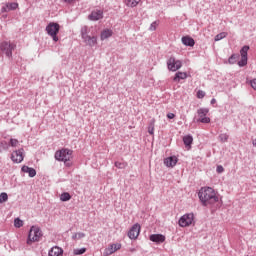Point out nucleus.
I'll use <instances>...</instances> for the list:
<instances>
[{"mask_svg": "<svg viewBox=\"0 0 256 256\" xmlns=\"http://www.w3.org/2000/svg\"><path fill=\"white\" fill-rule=\"evenodd\" d=\"M198 197L204 207L219 203V195L211 187H202L198 192Z\"/></svg>", "mask_w": 256, "mask_h": 256, "instance_id": "obj_1", "label": "nucleus"}, {"mask_svg": "<svg viewBox=\"0 0 256 256\" xmlns=\"http://www.w3.org/2000/svg\"><path fill=\"white\" fill-rule=\"evenodd\" d=\"M56 161L64 163L65 167H73V150L63 148L55 152Z\"/></svg>", "mask_w": 256, "mask_h": 256, "instance_id": "obj_2", "label": "nucleus"}, {"mask_svg": "<svg viewBox=\"0 0 256 256\" xmlns=\"http://www.w3.org/2000/svg\"><path fill=\"white\" fill-rule=\"evenodd\" d=\"M41 237H43L41 229L37 226H32L28 234L27 245H32L33 243H37V241H41Z\"/></svg>", "mask_w": 256, "mask_h": 256, "instance_id": "obj_3", "label": "nucleus"}, {"mask_svg": "<svg viewBox=\"0 0 256 256\" xmlns=\"http://www.w3.org/2000/svg\"><path fill=\"white\" fill-rule=\"evenodd\" d=\"M61 29V26L59 25V23H55V22H50L47 26H46V33L52 37L53 41H55V43H57V41H59V37L57 36L59 34V31Z\"/></svg>", "mask_w": 256, "mask_h": 256, "instance_id": "obj_4", "label": "nucleus"}, {"mask_svg": "<svg viewBox=\"0 0 256 256\" xmlns=\"http://www.w3.org/2000/svg\"><path fill=\"white\" fill-rule=\"evenodd\" d=\"M17 46L11 42L3 41L0 43V51L5 53L6 57H13V51Z\"/></svg>", "mask_w": 256, "mask_h": 256, "instance_id": "obj_5", "label": "nucleus"}, {"mask_svg": "<svg viewBox=\"0 0 256 256\" xmlns=\"http://www.w3.org/2000/svg\"><path fill=\"white\" fill-rule=\"evenodd\" d=\"M195 222L193 213L184 214L178 221L179 227H190Z\"/></svg>", "mask_w": 256, "mask_h": 256, "instance_id": "obj_6", "label": "nucleus"}, {"mask_svg": "<svg viewBox=\"0 0 256 256\" xmlns=\"http://www.w3.org/2000/svg\"><path fill=\"white\" fill-rule=\"evenodd\" d=\"M169 71H179L183 67L181 60H176L175 57H170L167 61Z\"/></svg>", "mask_w": 256, "mask_h": 256, "instance_id": "obj_7", "label": "nucleus"}, {"mask_svg": "<svg viewBox=\"0 0 256 256\" xmlns=\"http://www.w3.org/2000/svg\"><path fill=\"white\" fill-rule=\"evenodd\" d=\"M82 39L86 45H89V47H95L97 45V37L96 36H89L87 34V30L82 31Z\"/></svg>", "mask_w": 256, "mask_h": 256, "instance_id": "obj_8", "label": "nucleus"}, {"mask_svg": "<svg viewBox=\"0 0 256 256\" xmlns=\"http://www.w3.org/2000/svg\"><path fill=\"white\" fill-rule=\"evenodd\" d=\"M141 233V225L139 223L134 224L128 231L129 239H137Z\"/></svg>", "mask_w": 256, "mask_h": 256, "instance_id": "obj_9", "label": "nucleus"}, {"mask_svg": "<svg viewBox=\"0 0 256 256\" xmlns=\"http://www.w3.org/2000/svg\"><path fill=\"white\" fill-rule=\"evenodd\" d=\"M207 113H209V109L201 108L198 110V121L200 123H211V118L207 117Z\"/></svg>", "mask_w": 256, "mask_h": 256, "instance_id": "obj_10", "label": "nucleus"}, {"mask_svg": "<svg viewBox=\"0 0 256 256\" xmlns=\"http://www.w3.org/2000/svg\"><path fill=\"white\" fill-rule=\"evenodd\" d=\"M249 52V46H244L240 50L241 60L238 62L239 67H245L247 65V53Z\"/></svg>", "mask_w": 256, "mask_h": 256, "instance_id": "obj_11", "label": "nucleus"}, {"mask_svg": "<svg viewBox=\"0 0 256 256\" xmlns=\"http://www.w3.org/2000/svg\"><path fill=\"white\" fill-rule=\"evenodd\" d=\"M121 247H122L121 243L110 244V245L104 250L103 255H104V256L113 255V253H115L116 251H119V249H121Z\"/></svg>", "mask_w": 256, "mask_h": 256, "instance_id": "obj_12", "label": "nucleus"}, {"mask_svg": "<svg viewBox=\"0 0 256 256\" xmlns=\"http://www.w3.org/2000/svg\"><path fill=\"white\" fill-rule=\"evenodd\" d=\"M23 151H24L23 149H19L12 152L11 160L13 161V163H21L23 161L24 159Z\"/></svg>", "mask_w": 256, "mask_h": 256, "instance_id": "obj_13", "label": "nucleus"}, {"mask_svg": "<svg viewBox=\"0 0 256 256\" xmlns=\"http://www.w3.org/2000/svg\"><path fill=\"white\" fill-rule=\"evenodd\" d=\"M19 3L12 2V3H6L5 6L1 8V13H9V11H15L18 9Z\"/></svg>", "mask_w": 256, "mask_h": 256, "instance_id": "obj_14", "label": "nucleus"}, {"mask_svg": "<svg viewBox=\"0 0 256 256\" xmlns=\"http://www.w3.org/2000/svg\"><path fill=\"white\" fill-rule=\"evenodd\" d=\"M102 18H103V11L102 10H94L88 16V19H90V21H99Z\"/></svg>", "mask_w": 256, "mask_h": 256, "instance_id": "obj_15", "label": "nucleus"}, {"mask_svg": "<svg viewBox=\"0 0 256 256\" xmlns=\"http://www.w3.org/2000/svg\"><path fill=\"white\" fill-rule=\"evenodd\" d=\"M149 239L153 243H165V236L163 234H152Z\"/></svg>", "mask_w": 256, "mask_h": 256, "instance_id": "obj_16", "label": "nucleus"}, {"mask_svg": "<svg viewBox=\"0 0 256 256\" xmlns=\"http://www.w3.org/2000/svg\"><path fill=\"white\" fill-rule=\"evenodd\" d=\"M48 256H63V248L54 246L48 252Z\"/></svg>", "mask_w": 256, "mask_h": 256, "instance_id": "obj_17", "label": "nucleus"}, {"mask_svg": "<svg viewBox=\"0 0 256 256\" xmlns=\"http://www.w3.org/2000/svg\"><path fill=\"white\" fill-rule=\"evenodd\" d=\"M177 156H170L164 160L166 167H175L177 165Z\"/></svg>", "mask_w": 256, "mask_h": 256, "instance_id": "obj_18", "label": "nucleus"}, {"mask_svg": "<svg viewBox=\"0 0 256 256\" xmlns=\"http://www.w3.org/2000/svg\"><path fill=\"white\" fill-rule=\"evenodd\" d=\"M109 37H113V30L112 29H104L100 34L101 41H105V39H109Z\"/></svg>", "mask_w": 256, "mask_h": 256, "instance_id": "obj_19", "label": "nucleus"}, {"mask_svg": "<svg viewBox=\"0 0 256 256\" xmlns=\"http://www.w3.org/2000/svg\"><path fill=\"white\" fill-rule=\"evenodd\" d=\"M182 43L187 47H193L195 45V40L189 36H184L182 37Z\"/></svg>", "mask_w": 256, "mask_h": 256, "instance_id": "obj_20", "label": "nucleus"}, {"mask_svg": "<svg viewBox=\"0 0 256 256\" xmlns=\"http://www.w3.org/2000/svg\"><path fill=\"white\" fill-rule=\"evenodd\" d=\"M22 171L23 173H28L29 177H35V175H37V171L29 166H23Z\"/></svg>", "mask_w": 256, "mask_h": 256, "instance_id": "obj_21", "label": "nucleus"}, {"mask_svg": "<svg viewBox=\"0 0 256 256\" xmlns=\"http://www.w3.org/2000/svg\"><path fill=\"white\" fill-rule=\"evenodd\" d=\"M187 78V74L185 72H177L173 78L175 83H179V81L184 80Z\"/></svg>", "mask_w": 256, "mask_h": 256, "instance_id": "obj_22", "label": "nucleus"}, {"mask_svg": "<svg viewBox=\"0 0 256 256\" xmlns=\"http://www.w3.org/2000/svg\"><path fill=\"white\" fill-rule=\"evenodd\" d=\"M183 142L186 147H189V149H191V145L193 144V136L191 135L184 136Z\"/></svg>", "mask_w": 256, "mask_h": 256, "instance_id": "obj_23", "label": "nucleus"}, {"mask_svg": "<svg viewBox=\"0 0 256 256\" xmlns=\"http://www.w3.org/2000/svg\"><path fill=\"white\" fill-rule=\"evenodd\" d=\"M124 3L126 5V7H137V5H139V3H141V0H124Z\"/></svg>", "mask_w": 256, "mask_h": 256, "instance_id": "obj_24", "label": "nucleus"}, {"mask_svg": "<svg viewBox=\"0 0 256 256\" xmlns=\"http://www.w3.org/2000/svg\"><path fill=\"white\" fill-rule=\"evenodd\" d=\"M85 237V233L83 232H77L72 235L73 241H79Z\"/></svg>", "mask_w": 256, "mask_h": 256, "instance_id": "obj_25", "label": "nucleus"}, {"mask_svg": "<svg viewBox=\"0 0 256 256\" xmlns=\"http://www.w3.org/2000/svg\"><path fill=\"white\" fill-rule=\"evenodd\" d=\"M225 37H227V32H221L215 36L214 41H221V39H225Z\"/></svg>", "mask_w": 256, "mask_h": 256, "instance_id": "obj_26", "label": "nucleus"}, {"mask_svg": "<svg viewBox=\"0 0 256 256\" xmlns=\"http://www.w3.org/2000/svg\"><path fill=\"white\" fill-rule=\"evenodd\" d=\"M60 199L62 201H70L71 200V194H69L68 192H64L61 194Z\"/></svg>", "mask_w": 256, "mask_h": 256, "instance_id": "obj_27", "label": "nucleus"}, {"mask_svg": "<svg viewBox=\"0 0 256 256\" xmlns=\"http://www.w3.org/2000/svg\"><path fill=\"white\" fill-rule=\"evenodd\" d=\"M148 133L150 135H154V133H155V120H153L151 125L148 127Z\"/></svg>", "mask_w": 256, "mask_h": 256, "instance_id": "obj_28", "label": "nucleus"}, {"mask_svg": "<svg viewBox=\"0 0 256 256\" xmlns=\"http://www.w3.org/2000/svg\"><path fill=\"white\" fill-rule=\"evenodd\" d=\"M10 147H19V140L15 138H11L9 141Z\"/></svg>", "mask_w": 256, "mask_h": 256, "instance_id": "obj_29", "label": "nucleus"}, {"mask_svg": "<svg viewBox=\"0 0 256 256\" xmlns=\"http://www.w3.org/2000/svg\"><path fill=\"white\" fill-rule=\"evenodd\" d=\"M9 196L7 195V193L2 192L0 194V203H5L6 201H8Z\"/></svg>", "mask_w": 256, "mask_h": 256, "instance_id": "obj_30", "label": "nucleus"}, {"mask_svg": "<svg viewBox=\"0 0 256 256\" xmlns=\"http://www.w3.org/2000/svg\"><path fill=\"white\" fill-rule=\"evenodd\" d=\"M14 226H15L17 229L23 227V222H22V220L19 219V218H16V219L14 220Z\"/></svg>", "mask_w": 256, "mask_h": 256, "instance_id": "obj_31", "label": "nucleus"}, {"mask_svg": "<svg viewBox=\"0 0 256 256\" xmlns=\"http://www.w3.org/2000/svg\"><path fill=\"white\" fill-rule=\"evenodd\" d=\"M87 251L86 248H81V249H74V255H83Z\"/></svg>", "mask_w": 256, "mask_h": 256, "instance_id": "obj_32", "label": "nucleus"}, {"mask_svg": "<svg viewBox=\"0 0 256 256\" xmlns=\"http://www.w3.org/2000/svg\"><path fill=\"white\" fill-rule=\"evenodd\" d=\"M157 27H159V22L158 21H154L151 25H150V31H156Z\"/></svg>", "mask_w": 256, "mask_h": 256, "instance_id": "obj_33", "label": "nucleus"}, {"mask_svg": "<svg viewBox=\"0 0 256 256\" xmlns=\"http://www.w3.org/2000/svg\"><path fill=\"white\" fill-rule=\"evenodd\" d=\"M219 138H220V141H222V143H225V141H227V139H229V135H227V134H221V135L219 136Z\"/></svg>", "mask_w": 256, "mask_h": 256, "instance_id": "obj_34", "label": "nucleus"}, {"mask_svg": "<svg viewBox=\"0 0 256 256\" xmlns=\"http://www.w3.org/2000/svg\"><path fill=\"white\" fill-rule=\"evenodd\" d=\"M235 59H237V55L233 54L232 57L228 59V63H230V65L235 64Z\"/></svg>", "mask_w": 256, "mask_h": 256, "instance_id": "obj_35", "label": "nucleus"}, {"mask_svg": "<svg viewBox=\"0 0 256 256\" xmlns=\"http://www.w3.org/2000/svg\"><path fill=\"white\" fill-rule=\"evenodd\" d=\"M203 97H205V91L199 90V91L197 92V98H198V99H203Z\"/></svg>", "mask_w": 256, "mask_h": 256, "instance_id": "obj_36", "label": "nucleus"}, {"mask_svg": "<svg viewBox=\"0 0 256 256\" xmlns=\"http://www.w3.org/2000/svg\"><path fill=\"white\" fill-rule=\"evenodd\" d=\"M250 85L254 91H256V78L250 80Z\"/></svg>", "mask_w": 256, "mask_h": 256, "instance_id": "obj_37", "label": "nucleus"}, {"mask_svg": "<svg viewBox=\"0 0 256 256\" xmlns=\"http://www.w3.org/2000/svg\"><path fill=\"white\" fill-rule=\"evenodd\" d=\"M216 171L217 173H223V171H225V168H223V166H217Z\"/></svg>", "mask_w": 256, "mask_h": 256, "instance_id": "obj_38", "label": "nucleus"}, {"mask_svg": "<svg viewBox=\"0 0 256 256\" xmlns=\"http://www.w3.org/2000/svg\"><path fill=\"white\" fill-rule=\"evenodd\" d=\"M115 167H117L118 169H123V164L121 162H116Z\"/></svg>", "mask_w": 256, "mask_h": 256, "instance_id": "obj_39", "label": "nucleus"}, {"mask_svg": "<svg viewBox=\"0 0 256 256\" xmlns=\"http://www.w3.org/2000/svg\"><path fill=\"white\" fill-rule=\"evenodd\" d=\"M64 3H68V5H71V3H75L77 0H62Z\"/></svg>", "mask_w": 256, "mask_h": 256, "instance_id": "obj_40", "label": "nucleus"}, {"mask_svg": "<svg viewBox=\"0 0 256 256\" xmlns=\"http://www.w3.org/2000/svg\"><path fill=\"white\" fill-rule=\"evenodd\" d=\"M167 118L168 119H175V115L173 113H168Z\"/></svg>", "mask_w": 256, "mask_h": 256, "instance_id": "obj_41", "label": "nucleus"}, {"mask_svg": "<svg viewBox=\"0 0 256 256\" xmlns=\"http://www.w3.org/2000/svg\"><path fill=\"white\" fill-rule=\"evenodd\" d=\"M129 251H130V253H135V251H137V249H135V248H130Z\"/></svg>", "mask_w": 256, "mask_h": 256, "instance_id": "obj_42", "label": "nucleus"}, {"mask_svg": "<svg viewBox=\"0 0 256 256\" xmlns=\"http://www.w3.org/2000/svg\"><path fill=\"white\" fill-rule=\"evenodd\" d=\"M215 103H217V100H215V98H213V99L211 100V104H212V105H215Z\"/></svg>", "mask_w": 256, "mask_h": 256, "instance_id": "obj_43", "label": "nucleus"}]
</instances>
